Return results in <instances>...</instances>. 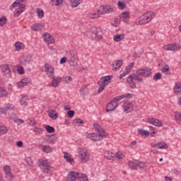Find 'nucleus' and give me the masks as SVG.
Masks as SVG:
<instances>
[{
	"instance_id": "f257e3e1",
	"label": "nucleus",
	"mask_w": 181,
	"mask_h": 181,
	"mask_svg": "<svg viewBox=\"0 0 181 181\" xmlns=\"http://www.w3.org/2000/svg\"><path fill=\"white\" fill-rule=\"evenodd\" d=\"M93 127L95 128V130L96 132H98V134H95V133L93 134H90L88 132L86 133V136L88 139H91V141H101L104 138V136H107V133L105 132V130L100 126L98 123L93 124Z\"/></svg>"
},
{
	"instance_id": "f03ea898",
	"label": "nucleus",
	"mask_w": 181,
	"mask_h": 181,
	"mask_svg": "<svg viewBox=\"0 0 181 181\" xmlns=\"http://www.w3.org/2000/svg\"><path fill=\"white\" fill-rule=\"evenodd\" d=\"M21 2H23V0H16L11 6L10 9L16 8L13 12V16L16 18L19 16L21 13L25 11L26 6L25 4H21Z\"/></svg>"
},
{
	"instance_id": "7ed1b4c3",
	"label": "nucleus",
	"mask_w": 181,
	"mask_h": 181,
	"mask_svg": "<svg viewBox=\"0 0 181 181\" xmlns=\"http://www.w3.org/2000/svg\"><path fill=\"white\" fill-rule=\"evenodd\" d=\"M154 13L152 11H148L145 13L139 18L136 19V25H146V23H149L152 21Z\"/></svg>"
},
{
	"instance_id": "20e7f679",
	"label": "nucleus",
	"mask_w": 181,
	"mask_h": 181,
	"mask_svg": "<svg viewBox=\"0 0 181 181\" xmlns=\"http://www.w3.org/2000/svg\"><path fill=\"white\" fill-rule=\"evenodd\" d=\"M111 78H112V76H102L100 78V80L98 82V84L100 86L98 90V94H100V93H103V91H104L105 86L107 84H110Z\"/></svg>"
},
{
	"instance_id": "39448f33",
	"label": "nucleus",
	"mask_w": 181,
	"mask_h": 181,
	"mask_svg": "<svg viewBox=\"0 0 181 181\" xmlns=\"http://www.w3.org/2000/svg\"><path fill=\"white\" fill-rule=\"evenodd\" d=\"M68 59H69L71 66H78V57L77 56V52L74 50H71L68 54Z\"/></svg>"
},
{
	"instance_id": "423d86ee",
	"label": "nucleus",
	"mask_w": 181,
	"mask_h": 181,
	"mask_svg": "<svg viewBox=\"0 0 181 181\" xmlns=\"http://www.w3.org/2000/svg\"><path fill=\"white\" fill-rule=\"evenodd\" d=\"M129 167L132 170H135L136 169H142V168H145V163L140 162L139 160H134L133 161H129Z\"/></svg>"
},
{
	"instance_id": "0eeeda50",
	"label": "nucleus",
	"mask_w": 181,
	"mask_h": 181,
	"mask_svg": "<svg viewBox=\"0 0 181 181\" xmlns=\"http://www.w3.org/2000/svg\"><path fill=\"white\" fill-rule=\"evenodd\" d=\"M78 153L81 163H86V162H88L90 159L88 153H87V152H86L82 148H78Z\"/></svg>"
},
{
	"instance_id": "6e6552de",
	"label": "nucleus",
	"mask_w": 181,
	"mask_h": 181,
	"mask_svg": "<svg viewBox=\"0 0 181 181\" xmlns=\"http://www.w3.org/2000/svg\"><path fill=\"white\" fill-rule=\"evenodd\" d=\"M136 76H142V77H151L152 74V69L146 67L144 69H139L136 71Z\"/></svg>"
},
{
	"instance_id": "1a4fd4ad",
	"label": "nucleus",
	"mask_w": 181,
	"mask_h": 181,
	"mask_svg": "<svg viewBox=\"0 0 181 181\" xmlns=\"http://www.w3.org/2000/svg\"><path fill=\"white\" fill-rule=\"evenodd\" d=\"M37 163L41 170L45 173H47L49 172V170L50 169V164H49L47 160L40 159L38 160Z\"/></svg>"
},
{
	"instance_id": "9d476101",
	"label": "nucleus",
	"mask_w": 181,
	"mask_h": 181,
	"mask_svg": "<svg viewBox=\"0 0 181 181\" xmlns=\"http://www.w3.org/2000/svg\"><path fill=\"white\" fill-rule=\"evenodd\" d=\"M48 77L52 79L50 83L51 87H57L62 81V77L60 76L56 77L54 75H48Z\"/></svg>"
},
{
	"instance_id": "9b49d317",
	"label": "nucleus",
	"mask_w": 181,
	"mask_h": 181,
	"mask_svg": "<svg viewBox=\"0 0 181 181\" xmlns=\"http://www.w3.org/2000/svg\"><path fill=\"white\" fill-rule=\"evenodd\" d=\"M80 173L71 171L66 177V181H76V179H78Z\"/></svg>"
},
{
	"instance_id": "f8f14e48",
	"label": "nucleus",
	"mask_w": 181,
	"mask_h": 181,
	"mask_svg": "<svg viewBox=\"0 0 181 181\" xmlns=\"http://www.w3.org/2000/svg\"><path fill=\"white\" fill-rule=\"evenodd\" d=\"M100 12L102 15L103 13H112V12H114V8L111 6H100Z\"/></svg>"
},
{
	"instance_id": "ddd939ff",
	"label": "nucleus",
	"mask_w": 181,
	"mask_h": 181,
	"mask_svg": "<svg viewBox=\"0 0 181 181\" xmlns=\"http://www.w3.org/2000/svg\"><path fill=\"white\" fill-rule=\"evenodd\" d=\"M117 107L118 103H115L113 99L112 101L107 105L106 112H111V111H115V108H117Z\"/></svg>"
},
{
	"instance_id": "4468645a",
	"label": "nucleus",
	"mask_w": 181,
	"mask_h": 181,
	"mask_svg": "<svg viewBox=\"0 0 181 181\" xmlns=\"http://www.w3.org/2000/svg\"><path fill=\"white\" fill-rule=\"evenodd\" d=\"M0 69L4 74L6 77L11 76V69H9V66L7 64H3L0 66Z\"/></svg>"
},
{
	"instance_id": "2eb2a0df",
	"label": "nucleus",
	"mask_w": 181,
	"mask_h": 181,
	"mask_svg": "<svg viewBox=\"0 0 181 181\" xmlns=\"http://www.w3.org/2000/svg\"><path fill=\"white\" fill-rule=\"evenodd\" d=\"M45 71L47 72V74H49V76H54V68H53L52 65H50L49 63H45Z\"/></svg>"
},
{
	"instance_id": "dca6fc26",
	"label": "nucleus",
	"mask_w": 181,
	"mask_h": 181,
	"mask_svg": "<svg viewBox=\"0 0 181 181\" xmlns=\"http://www.w3.org/2000/svg\"><path fill=\"white\" fill-rule=\"evenodd\" d=\"M94 33L96 40H101L103 39V31L99 28H95V30L92 31Z\"/></svg>"
},
{
	"instance_id": "f3484780",
	"label": "nucleus",
	"mask_w": 181,
	"mask_h": 181,
	"mask_svg": "<svg viewBox=\"0 0 181 181\" xmlns=\"http://www.w3.org/2000/svg\"><path fill=\"white\" fill-rule=\"evenodd\" d=\"M122 66V59H117L112 64V69L114 71H117V70H119L121 66Z\"/></svg>"
},
{
	"instance_id": "a211bd4d",
	"label": "nucleus",
	"mask_w": 181,
	"mask_h": 181,
	"mask_svg": "<svg viewBox=\"0 0 181 181\" xmlns=\"http://www.w3.org/2000/svg\"><path fill=\"white\" fill-rule=\"evenodd\" d=\"M43 39L45 42L47 43V45H52V43H54V39H53L50 34H45L43 37Z\"/></svg>"
},
{
	"instance_id": "6ab92c4d",
	"label": "nucleus",
	"mask_w": 181,
	"mask_h": 181,
	"mask_svg": "<svg viewBox=\"0 0 181 181\" xmlns=\"http://www.w3.org/2000/svg\"><path fill=\"white\" fill-rule=\"evenodd\" d=\"M123 107L124 108V111L126 112H132V111H134V104L132 103H129L127 105H124Z\"/></svg>"
},
{
	"instance_id": "aec40b11",
	"label": "nucleus",
	"mask_w": 181,
	"mask_h": 181,
	"mask_svg": "<svg viewBox=\"0 0 181 181\" xmlns=\"http://www.w3.org/2000/svg\"><path fill=\"white\" fill-rule=\"evenodd\" d=\"M129 78H132V80H135L136 81H139V83H144V78H142L139 75H136L135 74L129 75Z\"/></svg>"
},
{
	"instance_id": "412c9836",
	"label": "nucleus",
	"mask_w": 181,
	"mask_h": 181,
	"mask_svg": "<svg viewBox=\"0 0 181 181\" xmlns=\"http://www.w3.org/2000/svg\"><path fill=\"white\" fill-rule=\"evenodd\" d=\"M43 26H45L43 23H35L33 25V26L31 27V29L33 30H35V32H39L42 30V28H43Z\"/></svg>"
},
{
	"instance_id": "4be33fe9",
	"label": "nucleus",
	"mask_w": 181,
	"mask_h": 181,
	"mask_svg": "<svg viewBox=\"0 0 181 181\" xmlns=\"http://www.w3.org/2000/svg\"><path fill=\"white\" fill-rule=\"evenodd\" d=\"M28 101H29V97L28 95H22L20 100V104L22 107H26L28 105Z\"/></svg>"
},
{
	"instance_id": "5701e85b",
	"label": "nucleus",
	"mask_w": 181,
	"mask_h": 181,
	"mask_svg": "<svg viewBox=\"0 0 181 181\" xmlns=\"http://www.w3.org/2000/svg\"><path fill=\"white\" fill-rule=\"evenodd\" d=\"M104 156L106 158V159H108L109 160H111L115 158V153L111 152V151H105L104 153Z\"/></svg>"
},
{
	"instance_id": "b1692460",
	"label": "nucleus",
	"mask_w": 181,
	"mask_h": 181,
	"mask_svg": "<svg viewBox=\"0 0 181 181\" xmlns=\"http://www.w3.org/2000/svg\"><path fill=\"white\" fill-rule=\"evenodd\" d=\"M47 112L49 114V117H50L52 119H57L59 118V114L57 112L54 110H49Z\"/></svg>"
},
{
	"instance_id": "393cba45",
	"label": "nucleus",
	"mask_w": 181,
	"mask_h": 181,
	"mask_svg": "<svg viewBox=\"0 0 181 181\" xmlns=\"http://www.w3.org/2000/svg\"><path fill=\"white\" fill-rule=\"evenodd\" d=\"M175 94H181V82L175 83L174 87Z\"/></svg>"
},
{
	"instance_id": "a878e982",
	"label": "nucleus",
	"mask_w": 181,
	"mask_h": 181,
	"mask_svg": "<svg viewBox=\"0 0 181 181\" xmlns=\"http://www.w3.org/2000/svg\"><path fill=\"white\" fill-rule=\"evenodd\" d=\"M64 159L66 160V162H68L69 163H73V162H74V158H71V155H70V153H64Z\"/></svg>"
},
{
	"instance_id": "bb28decb",
	"label": "nucleus",
	"mask_w": 181,
	"mask_h": 181,
	"mask_svg": "<svg viewBox=\"0 0 181 181\" xmlns=\"http://www.w3.org/2000/svg\"><path fill=\"white\" fill-rule=\"evenodd\" d=\"M135 79L129 78V77L127 78V83H129V86L130 88L132 90L136 88V83L134 81Z\"/></svg>"
},
{
	"instance_id": "cd10ccee",
	"label": "nucleus",
	"mask_w": 181,
	"mask_h": 181,
	"mask_svg": "<svg viewBox=\"0 0 181 181\" xmlns=\"http://www.w3.org/2000/svg\"><path fill=\"white\" fill-rule=\"evenodd\" d=\"M120 18L124 22H127V19H129V13L128 11H124L120 14Z\"/></svg>"
},
{
	"instance_id": "c85d7f7f",
	"label": "nucleus",
	"mask_w": 181,
	"mask_h": 181,
	"mask_svg": "<svg viewBox=\"0 0 181 181\" xmlns=\"http://www.w3.org/2000/svg\"><path fill=\"white\" fill-rule=\"evenodd\" d=\"M174 117L177 124H181V113L179 112H175L174 114Z\"/></svg>"
},
{
	"instance_id": "c756f323",
	"label": "nucleus",
	"mask_w": 181,
	"mask_h": 181,
	"mask_svg": "<svg viewBox=\"0 0 181 181\" xmlns=\"http://www.w3.org/2000/svg\"><path fill=\"white\" fill-rule=\"evenodd\" d=\"M176 44H172L164 46L165 50H170L171 52L176 50Z\"/></svg>"
},
{
	"instance_id": "7c9ffc66",
	"label": "nucleus",
	"mask_w": 181,
	"mask_h": 181,
	"mask_svg": "<svg viewBox=\"0 0 181 181\" xmlns=\"http://www.w3.org/2000/svg\"><path fill=\"white\" fill-rule=\"evenodd\" d=\"M138 133L139 135H141V136H149V131H148V130L139 129Z\"/></svg>"
},
{
	"instance_id": "2f4dec72",
	"label": "nucleus",
	"mask_w": 181,
	"mask_h": 181,
	"mask_svg": "<svg viewBox=\"0 0 181 181\" xmlns=\"http://www.w3.org/2000/svg\"><path fill=\"white\" fill-rule=\"evenodd\" d=\"M72 8H77L83 0H69Z\"/></svg>"
},
{
	"instance_id": "473e14b6",
	"label": "nucleus",
	"mask_w": 181,
	"mask_h": 181,
	"mask_svg": "<svg viewBox=\"0 0 181 181\" xmlns=\"http://www.w3.org/2000/svg\"><path fill=\"white\" fill-rule=\"evenodd\" d=\"M33 131L35 133V135H37V136L42 135V134H43V129L40 127H35L33 129Z\"/></svg>"
},
{
	"instance_id": "72a5a7b5",
	"label": "nucleus",
	"mask_w": 181,
	"mask_h": 181,
	"mask_svg": "<svg viewBox=\"0 0 181 181\" xmlns=\"http://www.w3.org/2000/svg\"><path fill=\"white\" fill-rule=\"evenodd\" d=\"M125 35L124 34L114 35L115 42H121Z\"/></svg>"
},
{
	"instance_id": "f704fd0d",
	"label": "nucleus",
	"mask_w": 181,
	"mask_h": 181,
	"mask_svg": "<svg viewBox=\"0 0 181 181\" xmlns=\"http://www.w3.org/2000/svg\"><path fill=\"white\" fill-rule=\"evenodd\" d=\"M45 129L48 134H53L54 132L55 129L54 127L50 126V125H46L45 126Z\"/></svg>"
},
{
	"instance_id": "c9c22d12",
	"label": "nucleus",
	"mask_w": 181,
	"mask_h": 181,
	"mask_svg": "<svg viewBox=\"0 0 181 181\" xmlns=\"http://www.w3.org/2000/svg\"><path fill=\"white\" fill-rule=\"evenodd\" d=\"M117 5L119 6V9H121L122 11H124V9L127 8V4L121 1H118Z\"/></svg>"
},
{
	"instance_id": "e433bc0d",
	"label": "nucleus",
	"mask_w": 181,
	"mask_h": 181,
	"mask_svg": "<svg viewBox=\"0 0 181 181\" xmlns=\"http://www.w3.org/2000/svg\"><path fill=\"white\" fill-rule=\"evenodd\" d=\"M6 95H8L6 90L0 86V97H6Z\"/></svg>"
},
{
	"instance_id": "4c0bfd02",
	"label": "nucleus",
	"mask_w": 181,
	"mask_h": 181,
	"mask_svg": "<svg viewBox=\"0 0 181 181\" xmlns=\"http://www.w3.org/2000/svg\"><path fill=\"white\" fill-rule=\"evenodd\" d=\"M6 178H7L8 180L13 181V174H12V172L7 173L5 174Z\"/></svg>"
},
{
	"instance_id": "58836bf2",
	"label": "nucleus",
	"mask_w": 181,
	"mask_h": 181,
	"mask_svg": "<svg viewBox=\"0 0 181 181\" xmlns=\"http://www.w3.org/2000/svg\"><path fill=\"white\" fill-rule=\"evenodd\" d=\"M98 13H94L90 14V18L91 19H97L98 18H100V15H101V11H98Z\"/></svg>"
},
{
	"instance_id": "ea45409f",
	"label": "nucleus",
	"mask_w": 181,
	"mask_h": 181,
	"mask_svg": "<svg viewBox=\"0 0 181 181\" xmlns=\"http://www.w3.org/2000/svg\"><path fill=\"white\" fill-rule=\"evenodd\" d=\"M158 144H160L158 146L160 149H168V148H169V146L166 145V142H158Z\"/></svg>"
},
{
	"instance_id": "a19ab883",
	"label": "nucleus",
	"mask_w": 181,
	"mask_h": 181,
	"mask_svg": "<svg viewBox=\"0 0 181 181\" xmlns=\"http://www.w3.org/2000/svg\"><path fill=\"white\" fill-rule=\"evenodd\" d=\"M87 91V85H83L81 88V95L84 97L86 95V92Z\"/></svg>"
},
{
	"instance_id": "79ce46f5",
	"label": "nucleus",
	"mask_w": 181,
	"mask_h": 181,
	"mask_svg": "<svg viewBox=\"0 0 181 181\" xmlns=\"http://www.w3.org/2000/svg\"><path fill=\"white\" fill-rule=\"evenodd\" d=\"M124 98H125L124 95H122L115 98L113 100L115 103H118V101H121V100H124Z\"/></svg>"
},
{
	"instance_id": "37998d69",
	"label": "nucleus",
	"mask_w": 181,
	"mask_h": 181,
	"mask_svg": "<svg viewBox=\"0 0 181 181\" xmlns=\"http://www.w3.org/2000/svg\"><path fill=\"white\" fill-rule=\"evenodd\" d=\"M63 0H51L50 4L52 6H59L60 5V1Z\"/></svg>"
},
{
	"instance_id": "c03bdc74",
	"label": "nucleus",
	"mask_w": 181,
	"mask_h": 181,
	"mask_svg": "<svg viewBox=\"0 0 181 181\" xmlns=\"http://www.w3.org/2000/svg\"><path fill=\"white\" fill-rule=\"evenodd\" d=\"M160 78H162V74H160V73H156L154 75L153 80H154V81H158V80H160Z\"/></svg>"
},
{
	"instance_id": "a18cd8bd",
	"label": "nucleus",
	"mask_w": 181,
	"mask_h": 181,
	"mask_svg": "<svg viewBox=\"0 0 181 181\" xmlns=\"http://www.w3.org/2000/svg\"><path fill=\"white\" fill-rule=\"evenodd\" d=\"M8 130H6V127L5 126H0V136L4 135V134H6Z\"/></svg>"
},
{
	"instance_id": "49530a36",
	"label": "nucleus",
	"mask_w": 181,
	"mask_h": 181,
	"mask_svg": "<svg viewBox=\"0 0 181 181\" xmlns=\"http://www.w3.org/2000/svg\"><path fill=\"white\" fill-rule=\"evenodd\" d=\"M15 47H16V50H17L18 52H19V50L22 49V43L20 42H16L15 43Z\"/></svg>"
},
{
	"instance_id": "de8ad7c7",
	"label": "nucleus",
	"mask_w": 181,
	"mask_h": 181,
	"mask_svg": "<svg viewBox=\"0 0 181 181\" xmlns=\"http://www.w3.org/2000/svg\"><path fill=\"white\" fill-rule=\"evenodd\" d=\"M28 84H29V82H25L24 80H21V82H18L17 83V86L21 88V87H23V86H28Z\"/></svg>"
},
{
	"instance_id": "09e8293b",
	"label": "nucleus",
	"mask_w": 181,
	"mask_h": 181,
	"mask_svg": "<svg viewBox=\"0 0 181 181\" xmlns=\"http://www.w3.org/2000/svg\"><path fill=\"white\" fill-rule=\"evenodd\" d=\"M52 147L49 146H45L43 148V152H45V153H50V152H52Z\"/></svg>"
},
{
	"instance_id": "8fccbe9b",
	"label": "nucleus",
	"mask_w": 181,
	"mask_h": 181,
	"mask_svg": "<svg viewBox=\"0 0 181 181\" xmlns=\"http://www.w3.org/2000/svg\"><path fill=\"white\" fill-rule=\"evenodd\" d=\"M37 16H39V18H43V16H45V13L43 12V10H42L40 8H37Z\"/></svg>"
},
{
	"instance_id": "3c124183",
	"label": "nucleus",
	"mask_w": 181,
	"mask_h": 181,
	"mask_svg": "<svg viewBox=\"0 0 181 181\" xmlns=\"http://www.w3.org/2000/svg\"><path fill=\"white\" fill-rule=\"evenodd\" d=\"M73 124L78 126V124H84V121L81 120V119H76L73 121Z\"/></svg>"
},
{
	"instance_id": "603ef678",
	"label": "nucleus",
	"mask_w": 181,
	"mask_h": 181,
	"mask_svg": "<svg viewBox=\"0 0 181 181\" xmlns=\"http://www.w3.org/2000/svg\"><path fill=\"white\" fill-rule=\"evenodd\" d=\"M153 125H155V127H163V124H162L160 120H159L158 119H155V122Z\"/></svg>"
},
{
	"instance_id": "864d4df0",
	"label": "nucleus",
	"mask_w": 181,
	"mask_h": 181,
	"mask_svg": "<svg viewBox=\"0 0 181 181\" xmlns=\"http://www.w3.org/2000/svg\"><path fill=\"white\" fill-rule=\"evenodd\" d=\"M25 162L28 166H32V165H33V161H32V158L30 157L25 158Z\"/></svg>"
},
{
	"instance_id": "5fc2aeb1",
	"label": "nucleus",
	"mask_w": 181,
	"mask_h": 181,
	"mask_svg": "<svg viewBox=\"0 0 181 181\" xmlns=\"http://www.w3.org/2000/svg\"><path fill=\"white\" fill-rule=\"evenodd\" d=\"M6 23V17H1L0 18V26H4Z\"/></svg>"
},
{
	"instance_id": "6e6d98bb",
	"label": "nucleus",
	"mask_w": 181,
	"mask_h": 181,
	"mask_svg": "<svg viewBox=\"0 0 181 181\" xmlns=\"http://www.w3.org/2000/svg\"><path fill=\"white\" fill-rule=\"evenodd\" d=\"M155 119H157L156 118H148L146 119V122H148V124H152V125H154L155 124Z\"/></svg>"
},
{
	"instance_id": "4d7b16f0",
	"label": "nucleus",
	"mask_w": 181,
	"mask_h": 181,
	"mask_svg": "<svg viewBox=\"0 0 181 181\" xmlns=\"http://www.w3.org/2000/svg\"><path fill=\"white\" fill-rule=\"evenodd\" d=\"M3 170L5 174L11 173V168L9 167V165H5L4 167H3Z\"/></svg>"
},
{
	"instance_id": "13d9d810",
	"label": "nucleus",
	"mask_w": 181,
	"mask_h": 181,
	"mask_svg": "<svg viewBox=\"0 0 181 181\" xmlns=\"http://www.w3.org/2000/svg\"><path fill=\"white\" fill-rule=\"evenodd\" d=\"M17 71L19 74H25V69H23V66H18Z\"/></svg>"
},
{
	"instance_id": "bf43d9fd",
	"label": "nucleus",
	"mask_w": 181,
	"mask_h": 181,
	"mask_svg": "<svg viewBox=\"0 0 181 181\" xmlns=\"http://www.w3.org/2000/svg\"><path fill=\"white\" fill-rule=\"evenodd\" d=\"M64 78L66 84H69V81H71V80H73V78H71V76H65Z\"/></svg>"
},
{
	"instance_id": "052dcab7",
	"label": "nucleus",
	"mask_w": 181,
	"mask_h": 181,
	"mask_svg": "<svg viewBox=\"0 0 181 181\" xmlns=\"http://www.w3.org/2000/svg\"><path fill=\"white\" fill-rule=\"evenodd\" d=\"M161 71L163 73H166V71H169V65L165 64L162 69Z\"/></svg>"
},
{
	"instance_id": "680f3d73",
	"label": "nucleus",
	"mask_w": 181,
	"mask_h": 181,
	"mask_svg": "<svg viewBox=\"0 0 181 181\" xmlns=\"http://www.w3.org/2000/svg\"><path fill=\"white\" fill-rule=\"evenodd\" d=\"M131 73V68L129 66H126L123 74L127 76V74H129Z\"/></svg>"
},
{
	"instance_id": "e2e57ef3",
	"label": "nucleus",
	"mask_w": 181,
	"mask_h": 181,
	"mask_svg": "<svg viewBox=\"0 0 181 181\" xmlns=\"http://www.w3.org/2000/svg\"><path fill=\"white\" fill-rule=\"evenodd\" d=\"M74 114H75L74 110L68 111V117H69V118H73L74 117Z\"/></svg>"
},
{
	"instance_id": "0e129e2a",
	"label": "nucleus",
	"mask_w": 181,
	"mask_h": 181,
	"mask_svg": "<svg viewBox=\"0 0 181 181\" xmlns=\"http://www.w3.org/2000/svg\"><path fill=\"white\" fill-rule=\"evenodd\" d=\"M116 158H117V159H122L124 158V156H122V153H119V152H117L115 154Z\"/></svg>"
},
{
	"instance_id": "69168bd1",
	"label": "nucleus",
	"mask_w": 181,
	"mask_h": 181,
	"mask_svg": "<svg viewBox=\"0 0 181 181\" xmlns=\"http://www.w3.org/2000/svg\"><path fill=\"white\" fill-rule=\"evenodd\" d=\"M57 141V139H56V138H52V137H50V138L49 139V144H55Z\"/></svg>"
},
{
	"instance_id": "338daca9",
	"label": "nucleus",
	"mask_w": 181,
	"mask_h": 181,
	"mask_svg": "<svg viewBox=\"0 0 181 181\" xmlns=\"http://www.w3.org/2000/svg\"><path fill=\"white\" fill-rule=\"evenodd\" d=\"M124 98H132L134 97V94H131V93H126V94H124Z\"/></svg>"
},
{
	"instance_id": "774afa93",
	"label": "nucleus",
	"mask_w": 181,
	"mask_h": 181,
	"mask_svg": "<svg viewBox=\"0 0 181 181\" xmlns=\"http://www.w3.org/2000/svg\"><path fill=\"white\" fill-rule=\"evenodd\" d=\"M6 111L8 110H6V107H5V106L0 108V114H6Z\"/></svg>"
}]
</instances>
